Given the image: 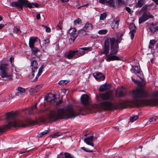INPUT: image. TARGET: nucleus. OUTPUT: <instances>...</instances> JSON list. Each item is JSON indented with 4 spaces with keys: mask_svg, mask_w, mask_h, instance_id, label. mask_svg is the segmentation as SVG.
Here are the masks:
<instances>
[{
    "mask_svg": "<svg viewBox=\"0 0 158 158\" xmlns=\"http://www.w3.org/2000/svg\"><path fill=\"white\" fill-rule=\"evenodd\" d=\"M99 97L103 101L100 105L95 104L91 106L90 104L91 99L89 96L86 94L82 95L81 99L84 107L78 109L79 112H86L90 110H97L100 108L105 110H110L113 107V104L111 101L114 99V96L111 91L105 93L100 94Z\"/></svg>",
    "mask_w": 158,
    "mask_h": 158,
    "instance_id": "1",
    "label": "nucleus"
},
{
    "mask_svg": "<svg viewBox=\"0 0 158 158\" xmlns=\"http://www.w3.org/2000/svg\"><path fill=\"white\" fill-rule=\"evenodd\" d=\"M144 84H142L132 90L133 101H126V105L134 104L138 106L158 105V99L155 98L147 99L151 96V94L148 90L144 89Z\"/></svg>",
    "mask_w": 158,
    "mask_h": 158,
    "instance_id": "2",
    "label": "nucleus"
},
{
    "mask_svg": "<svg viewBox=\"0 0 158 158\" xmlns=\"http://www.w3.org/2000/svg\"><path fill=\"white\" fill-rule=\"evenodd\" d=\"M79 114V112L74 110L73 106L69 105L63 108L51 110L48 117V122L55 121L59 118H74Z\"/></svg>",
    "mask_w": 158,
    "mask_h": 158,
    "instance_id": "3",
    "label": "nucleus"
},
{
    "mask_svg": "<svg viewBox=\"0 0 158 158\" xmlns=\"http://www.w3.org/2000/svg\"><path fill=\"white\" fill-rule=\"evenodd\" d=\"M118 43V40L114 37L108 38L105 40L104 42V46L103 48L101 53L106 55L109 53L110 51L109 45L110 43V53L109 54L106 56V60L107 61L109 62L111 61L120 60L119 57L113 55L116 54L118 51L119 48ZM119 43H120V42Z\"/></svg>",
    "mask_w": 158,
    "mask_h": 158,
    "instance_id": "4",
    "label": "nucleus"
},
{
    "mask_svg": "<svg viewBox=\"0 0 158 158\" xmlns=\"http://www.w3.org/2000/svg\"><path fill=\"white\" fill-rule=\"evenodd\" d=\"M6 119L8 122V123L2 127H0V135L2 133L6 131V129L12 127H24L26 125L24 124V121L22 119L17 117L16 114L12 112L6 114Z\"/></svg>",
    "mask_w": 158,
    "mask_h": 158,
    "instance_id": "5",
    "label": "nucleus"
},
{
    "mask_svg": "<svg viewBox=\"0 0 158 158\" xmlns=\"http://www.w3.org/2000/svg\"><path fill=\"white\" fill-rule=\"evenodd\" d=\"M10 5L12 6L19 8L22 10L23 6L31 8L37 7L39 6L36 3H29L28 1L26 0H18L17 2L11 3Z\"/></svg>",
    "mask_w": 158,
    "mask_h": 158,
    "instance_id": "6",
    "label": "nucleus"
},
{
    "mask_svg": "<svg viewBox=\"0 0 158 158\" xmlns=\"http://www.w3.org/2000/svg\"><path fill=\"white\" fill-rule=\"evenodd\" d=\"M8 65L6 64H2L0 66V75L2 78L6 77L8 79L12 78V75L8 72Z\"/></svg>",
    "mask_w": 158,
    "mask_h": 158,
    "instance_id": "7",
    "label": "nucleus"
},
{
    "mask_svg": "<svg viewBox=\"0 0 158 158\" xmlns=\"http://www.w3.org/2000/svg\"><path fill=\"white\" fill-rule=\"evenodd\" d=\"M36 57L40 59V57L39 56H34L32 57L31 60L30 68L32 70V71L31 74L29 75V77L30 78H31L34 77V72L38 68V63L37 61L35 60Z\"/></svg>",
    "mask_w": 158,
    "mask_h": 158,
    "instance_id": "8",
    "label": "nucleus"
},
{
    "mask_svg": "<svg viewBox=\"0 0 158 158\" xmlns=\"http://www.w3.org/2000/svg\"><path fill=\"white\" fill-rule=\"evenodd\" d=\"M68 32L70 35L69 41L70 43H73L77 36L76 29L75 28H71L68 30Z\"/></svg>",
    "mask_w": 158,
    "mask_h": 158,
    "instance_id": "9",
    "label": "nucleus"
},
{
    "mask_svg": "<svg viewBox=\"0 0 158 158\" xmlns=\"http://www.w3.org/2000/svg\"><path fill=\"white\" fill-rule=\"evenodd\" d=\"M153 16L151 15L149 12H145L142 15L139 19V23L141 24L143 22L145 21L148 19L153 18Z\"/></svg>",
    "mask_w": 158,
    "mask_h": 158,
    "instance_id": "10",
    "label": "nucleus"
},
{
    "mask_svg": "<svg viewBox=\"0 0 158 158\" xmlns=\"http://www.w3.org/2000/svg\"><path fill=\"white\" fill-rule=\"evenodd\" d=\"M131 72L135 73L137 74V76L140 78L141 81H143L142 71L140 70V69L138 66H136L132 68L131 70Z\"/></svg>",
    "mask_w": 158,
    "mask_h": 158,
    "instance_id": "11",
    "label": "nucleus"
},
{
    "mask_svg": "<svg viewBox=\"0 0 158 158\" xmlns=\"http://www.w3.org/2000/svg\"><path fill=\"white\" fill-rule=\"evenodd\" d=\"M97 139L96 136H91L89 137L85 138L84 139V141L88 145H91L94 148L93 144V140Z\"/></svg>",
    "mask_w": 158,
    "mask_h": 158,
    "instance_id": "12",
    "label": "nucleus"
},
{
    "mask_svg": "<svg viewBox=\"0 0 158 158\" xmlns=\"http://www.w3.org/2000/svg\"><path fill=\"white\" fill-rule=\"evenodd\" d=\"M158 25L157 22L151 23L148 25L149 31L152 33L155 32L157 30V25Z\"/></svg>",
    "mask_w": 158,
    "mask_h": 158,
    "instance_id": "13",
    "label": "nucleus"
},
{
    "mask_svg": "<svg viewBox=\"0 0 158 158\" xmlns=\"http://www.w3.org/2000/svg\"><path fill=\"white\" fill-rule=\"evenodd\" d=\"M126 93L125 90L123 87H118L117 89L116 94L118 95L119 97H124L126 95Z\"/></svg>",
    "mask_w": 158,
    "mask_h": 158,
    "instance_id": "14",
    "label": "nucleus"
},
{
    "mask_svg": "<svg viewBox=\"0 0 158 158\" xmlns=\"http://www.w3.org/2000/svg\"><path fill=\"white\" fill-rule=\"evenodd\" d=\"M94 77L97 80H103L105 78V77L102 74L98 72H95L93 73Z\"/></svg>",
    "mask_w": 158,
    "mask_h": 158,
    "instance_id": "15",
    "label": "nucleus"
},
{
    "mask_svg": "<svg viewBox=\"0 0 158 158\" xmlns=\"http://www.w3.org/2000/svg\"><path fill=\"white\" fill-rule=\"evenodd\" d=\"M129 29L130 30V33L131 34V38L132 40L134 37L135 34V26L134 23H131L129 26Z\"/></svg>",
    "mask_w": 158,
    "mask_h": 158,
    "instance_id": "16",
    "label": "nucleus"
},
{
    "mask_svg": "<svg viewBox=\"0 0 158 158\" xmlns=\"http://www.w3.org/2000/svg\"><path fill=\"white\" fill-rule=\"evenodd\" d=\"M37 103L32 106L31 107L26 109L27 112L28 111L29 114H34L37 111L36 105Z\"/></svg>",
    "mask_w": 158,
    "mask_h": 158,
    "instance_id": "17",
    "label": "nucleus"
},
{
    "mask_svg": "<svg viewBox=\"0 0 158 158\" xmlns=\"http://www.w3.org/2000/svg\"><path fill=\"white\" fill-rule=\"evenodd\" d=\"M39 39L37 37L34 36L31 37L30 38L29 44L30 47H32L34 46L35 43L38 41Z\"/></svg>",
    "mask_w": 158,
    "mask_h": 158,
    "instance_id": "18",
    "label": "nucleus"
},
{
    "mask_svg": "<svg viewBox=\"0 0 158 158\" xmlns=\"http://www.w3.org/2000/svg\"><path fill=\"white\" fill-rule=\"evenodd\" d=\"M17 90L18 91L16 94V96H21L23 94H24L26 92V89L22 87H18L17 88Z\"/></svg>",
    "mask_w": 158,
    "mask_h": 158,
    "instance_id": "19",
    "label": "nucleus"
},
{
    "mask_svg": "<svg viewBox=\"0 0 158 158\" xmlns=\"http://www.w3.org/2000/svg\"><path fill=\"white\" fill-rule=\"evenodd\" d=\"M119 21L118 20H114L111 23L112 28L114 30L118 28L119 25Z\"/></svg>",
    "mask_w": 158,
    "mask_h": 158,
    "instance_id": "20",
    "label": "nucleus"
},
{
    "mask_svg": "<svg viewBox=\"0 0 158 158\" xmlns=\"http://www.w3.org/2000/svg\"><path fill=\"white\" fill-rule=\"evenodd\" d=\"M110 85L105 84L101 85L99 88V90L101 92L104 91L109 89L110 88Z\"/></svg>",
    "mask_w": 158,
    "mask_h": 158,
    "instance_id": "21",
    "label": "nucleus"
},
{
    "mask_svg": "<svg viewBox=\"0 0 158 158\" xmlns=\"http://www.w3.org/2000/svg\"><path fill=\"white\" fill-rule=\"evenodd\" d=\"M76 51H70L68 53H67L65 54V57L68 59H71L73 57H74V55Z\"/></svg>",
    "mask_w": 158,
    "mask_h": 158,
    "instance_id": "22",
    "label": "nucleus"
},
{
    "mask_svg": "<svg viewBox=\"0 0 158 158\" xmlns=\"http://www.w3.org/2000/svg\"><path fill=\"white\" fill-rule=\"evenodd\" d=\"M43 87L42 85H36L35 87L32 88H31L30 90V92H36L39 91Z\"/></svg>",
    "mask_w": 158,
    "mask_h": 158,
    "instance_id": "23",
    "label": "nucleus"
},
{
    "mask_svg": "<svg viewBox=\"0 0 158 158\" xmlns=\"http://www.w3.org/2000/svg\"><path fill=\"white\" fill-rule=\"evenodd\" d=\"M73 51H76L74 55V57L75 58L81 56L85 54V52L83 51H78L77 50Z\"/></svg>",
    "mask_w": 158,
    "mask_h": 158,
    "instance_id": "24",
    "label": "nucleus"
},
{
    "mask_svg": "<svg viewBox=\"0 0 158 158\" xmlns=\"http://www.w3.org/2000/svg\"><path fill=\"white\" fill-rule=\"evenodd\" d=\"M56 95L52 94H49L47 97L46 99L48 102H51L54 101L56 98Z\"/></svg>",
    "mask_w": 158,
    "mask_h": 158,
    "instance_id": "25",
    "label": "nucleus"
},
{
    "mask_svg": "<svg viewBox=\"0 0 158 158\" xmlns=\"http://www.w3.org/2000/svg\"><path fill=\"white\" fill-rule=\"evenodd\" d=\"M92 29V26L90 23H87L85 26L84 29L86 31H89Z\"/></svg>",
    "mask_w": 158,
    "mask_h": 158,
    "instance_id": "26",
    "label": "nucleus"
},
{
    "mask_svg": "<svg viewBox=\"0 0 158 158\" xmlns=\"http://www.w3.org/2000/svg\"><path fill=\"white\" fill-rule=\"evenodd\" d=\"M156 41L155 40H150L149 43V44L148 46V48L150 49L152 48L155 44L156 43Z\"/></svg>",
    "mask_w": 158,
    "mask_h": 158,
    "instance_id": "27",
    "label": "nucleus"
},
{
    "mask_svg": "<svg viewBox=\"0 0 158 158\" xmlns=\"http://www.w3.org/2000/svg\"><path fill=\"white\" fill-rule=\"evenodd\" d=\"M145 0H139L136 4V7H141L144 3Z\"/></svg>",
    "mask_w": 158,
    "mask_h": 158,
    "instance_id": "28",
    "label": "nucleus"
},
{
    "mask_svg": "<svg viewBox=\"0 0 158 158\" xmlns=\"http://www.w3.org/2000/svg\"><path fill=\"white\" fill-rule=\"evenodd\" d=\"M43 68L44 65H42L39 69V71L37 75L35 78L36 79H37V78L39 77L41 75V73L42 72L43 69Z\"/></svg>",
    "mask_w": 158,
    "mask_h": 158,
    "instance_id": "29",
    "label": "nucleus"
},
{
    "mask_svg": "<svg viewBox=\"0 0 158 158\" xmlns=\"http://www.w3.org/2000/svg\"><path fill=\"white\" fill-rule=\"evenodd\" d=\"M13 32L15 33L20 34L21 32L19 29V27L18 26H16L14 27Z\"/></svg>",
    "mask_w": 158,
    "mask_h": 158,
    "instance_id": "30",
    "label": "nucleus"
},
{
    "mask_svg": "<svg viewBox=\"0 0 158 158\" xmlns=\"http://www.w3.org/2000/svg\"><path fill=\"white\" fill-rule=\"evenodd\" d=\"M49 132V131L48 130H45L43 132H41L40 133H39L38 135V136L39 137H41L45 135H46Z\"/></svg>",
    "mask_w": 158,
    "mask_h": 158,
    "instance_id": "31",
    "label": "nucleus"
},
{
    "mask_svg": "<svg viewBox=\"0 0 158 158\" xmlns=\"http://www.w3.org/2000/svg\"><path fill=\"white\" fill-rule=\"evenodd\" d=\"M86 31H85L84 29H82L79 30L78 31V33L80 34L81 36H84L86 35Z\"/></svg>",
    "mask_w": 158,
    "mask_h": 158,
    "instance_id": "32",
    "label": "nucleus"
},
{
    "mask_svg": "<svg viewBox=\"0 0 158 158\" xmlns=\"http://www.w3.org/2000/svg\"><path fill=\"white\" fill-rule=\"evenodd\" d=\"M30 48L31 49L32 54L34 55H35V54L39 51V50H38V48H37L35 47L34 46H33L32 47Z\"/></svg>",
    "mask_w": 158,
    "mask_h": 158,
    "instance_id": "33",
    "label": "nucleus"
},
{
    "mask_svg": "<svg viewBox=\"0 0 158 158\" xmlns=\"http://www.w3.org/2000/svg\"><path fill=\"white\" fill-rule=\"evenodd\" d=\"M61 135V133L60 132H58L56 133H54L53 134L51 135V136L52 138H57Z\"/></svg>",
    "mask_w": 158,
    "mask_h": 158,
    "instance_id": "34",
    "label": "nucleus"
},
{
    "mask_svg": "<svg viewBox=\"0 0 158 158\" xmlns=\"http://www.w3.org/2000/svg\"><path fill=\"white\" fill-rule=\"evenodd\" d=\"M81 23V20L79 18L75 20L74 21V25H76L77 24H79Z\"/></svg>",
    "mask_w": 158,
    "mask_h": 158,
    "instance_id": "35",
    "label": "nucleus"
},
{
    "mask_svg": "<svg viewBox=\"0 0 158 158\" xmlns=\"http://www.w3.org/2000/svg\"><path fill=\"white\" fill-rule=\"evenodd\" d=\"M64 155V158H74L73 156L68 153L65 152Z\"/></svg>",
    "mask_w": 158,
    "mask_h": 158,
    "instance_id": "36",
    "label": "nucleus"
},
{
    "mask_svg": "<svg viewBox=\"0 0 158 158\" xmlns=\"http://www.w3.org/2000/svg\"><path fill=\"white\" fill-rule=\"evenodd\" d=\"M138 118V115H135L130 118V121L131 123H133Z\"/></svg>",
    "mask_w": 158,
    "mask_h": 158,
    "instance_id": "37",
    "label": "nucleus"
},
{
    "mask_svg": "<svg viewBox=\"0 0 158 158\" xmlns=\"http://www.w3.org/2000/svg\"><path fill=\"white\" fill-rule=\"evenodd\" d=\"M150 5H146L143 6L141 8V10L142 11H145L149 8Z\"/></svg>",
    "mask_w": 158,
    "mask_h": 158,
    "instance_id": "38",
    "label": "nucleus"
},
{
    "mask_svg": "<svg viewBox=\"0 0 158 158\" xmlns=\"http://www.w3.org/2000/svg\"><path fill=\"white\" fill-rule=\"evenodd\" d=\"M107 4L109 5V6L113 7L114 6V2L113 0H110L107 2Z\"/></svg>",
    "mask_w": 158,
    "mask_h": 158,
    "instance_id": "39",
    "label": "nucleus"
},
{
    "mask_svg": "<svg viewBox=\"0 0 158 158\" xmlns=\"http://www.w3.org/2000/svg\"><path fill=\"white\" fill-rule=\"evenodd\" d=\"M106 17V14L105 13H103L100 15V19L101 20H104Z\"/></svg>",
    "mask_w": 158,
    "mask_h": 158,
    "instance_id": "40",
    "label": "nucleus"
},
{
    "mask_svg": "<svg viewBox=\"0 0 158 158\" xmlns=\"http://www.w3.org/2000/svg\"><path fill=\"white\" fill-rule=\"evenodd\" d=\"M69 82V81L67 80H61L59 81V84L60 85L66 84Z\"/></svg>",
    "mask_w": 158,
    "mask_h": 158,
    "instance_id": "41",
    "label": "nucleus"
},
{
    "mask_svg": "<svg viewBox=\"0 0 158 158\" xmlns=\"http://www.w3.org/2000/svg\"><path fill=\"white\" fill-rule=\"evenodd\" d=\"M107 32L106 30H100L98 31V33L100 35L105 34Z\"/></svg>",
    "mask_w": 158,
    "mask_h": 158,
    "instance_id": "42",
    "label": "nucleus"
},
{
    "mask_svg": "<svg viewBox=\"0 0 158 158\" xmlns=\"http://www.w3.org/2000/svg\"><path fill=\"white\" fill-rule=\"evenodd\" d=\"M81 149H83L85 152H93V150H89V149H87L85 147H81Z\"/></svg>",
    "mask_w": 158,
    "mask_h": 158,
    "instance_id": "43",
    "label": "nucleus"
},
{
    "mask_svg": "<svg viewBox=\"0 0 158 158\" xmlns=\"http://www.w3.org/2000/svg\"><path fill=\"white\" fill-rule=\"evenodd\" d=\"M44 41L43 45L44 46H47L48 45V43L50 42L48 40H44Z\"/></svg>",
    "mask_w": 158,
    "mask_h": 158,
    "instance_id": "44",
    "label": "nucleus"
},
{
    "mask_svg": "<svg viewBox=\"0 0 158 158\" xmlns=\"http://www.w3.org/2000/svg\"><path fill=\"white\" fill-rule=\"evenodd\" d=\"M156 117H152L150 118L149 120V121L150 122H156Z\"/></svg>",
    "mask_w": 158,
    "mask_h": 158,
    "instance_id": "45",
    "label": "nucleus"
},
{
    "mask_svg": "<svg viewBox=\"0 0 158 158\" xmlns=\"http://www.w3.org/2000/svg\"><path fill=\"white\" fill-rule=\"evenodd\" d=\"M153 97H158V91H156L154 92L152 95Z\"/></svg>",
    "mask_w": 158,
    "mask_h": 158,
    "instance_id": "46",
    "label": "nucleus"
},
{
    "mask_svg": "<svg viewBox=\"0 0 158 158\" xmlns=\"http://www.w3.org/2000/svg\"><path fill=\"white\" fill-rule=\"evenodd\" d=\"M80 49L83 50L85 51H90V48H88V47H84V48H80Z\"/></svg>",
    "mask_w": 158,
    "mask_h": 158,
    "instance_id": "47",
    "label": "nucleus"
},
{
    "mask_svg": "<svg viewBox=\"0 0 158 158\" xmlns=\"http://www.w3.org/2000/svg\"><path fill=\"white\" fill-rule=\"evenodd\" d=\"M43 26L45 27V28L46 31L47 32H49L51 30L49 27H47L46 26L43 25Z\"/></svg>",
    "mask_w": 158,
    "mask_h": 158,
    "instance_id": "48",
    "label": "nucleus"
},
{
    "mask_svg": "<svg viewBox=\"0 0 158 158\" xmlns=\"http://www.w3.org/2000/svg\"><path fill=\"white\" fill-rule=\"evenodd\" d=\"M118 4L119 5L120 4H124V0H117Z\"/></svg>",
    "mask_w": 158,
    "mask_h": 158,
    "instance_id": "49",
    "label": "nucleus"
},
{
    "mask_svg": "<svg viewBox=\"0 0 158 158\" xmlns=\"http://www.w3.org/2000/svg\"><path fill=\"white\" fill-rule=\"evenodd\" d=\"M55 49L56 50H58L59 49V47L58 44H55Z\"/></svg>",
    "mask_w": 158,
    "mask_h": 158,
    "instance_id": "50",
    "label": "nucleus"
},
{
    "mask_svg": "<svg viewBox=\"0 0 158 158\" xmlns=\"http://www.w3.org/2000/svg\"><path fill=\"white\" fill-rule=\"evenodd\" d=\"M62 26L57 25L56 26V28L57 30H61L62 29Z\"/></svg>",
    "mask_w": 158,
    "mask_h": 158,
    "instance_id": "51",
    "label": "nucleus"
},
{
    "mask_svg": "<svg viewBox=\"0 0 158 158\" xmlns=\"http://www.w3.org/2000/svg\"><path fill=\"white\" fill-rule=\"evenodd\" d=\"M126 10L128 12L131 13V10L130 8L128 7H126Z\"/></svg>",
    "mask_w": 158,
    "mask_h": 158,
    "instance_id": "52",
    "label": "nucleus"
},
{
    "mask_svg": "<svg viewBox=\"0 0 158 158\" xmlns=\"http://www.w3.org/2000/svg\"><path fill=\"white\" fill-rule=\"evenodd\" d=\"M36 19L37 20H39L40 19V15L39 14H37L36 15Z\"/></svg>",
    "mask_w": 158,
    "mask_h": 158,
    "instance_id": "53",
    "label": "nucleus"
},
{
    "mask_svg": "<svg viewBox=\"0 0 158 158\" xmlns=\"http://www.w3.org/2000/svg\"><path fill=\"white\" fill-rule=\"evenodd\" d=\"M41 121L44 123H47L48 121L46 118H43L41 120Z\"/></svg>",
    "mask_w": 158,
    "mask_h": 158,
    "instance_id": "54",
    "label": "nucleus"
},
{
    "mask_svg": "<svg viewBox=\"0 0 158 158\" xmlns=\"http://www.w3.org/2000/svg\"><path fill=\"white\" fill-rule=\"evenodd\" d=\"M106 1V0H100V2H101L102 4L105 3Z\"/></svg>",
    "mask_w": 158,
    "mask_h": 158,
    "instance_id": "55",
    "label": "nucleus"
},
{
    "mask_svg": "<svg viewBox=\"0 0 158 158\" xmlns=\"http://www.w3.org/2000/svg\"><path fill=\"white\" fill-rule=\"evenodd\" d=\"M62 102V101L61 100H59V101L56 103V105H58L61 104Z\"/></svg>",
    "mask_w": 158,
    "mask_h": 158,
    "instance_id": "56",
    "label": "nucleus"
},
{
    "mask_svg": "<svg viewBox=\"0 0 158 158\" xmlns=\"http://www.w3.org/2000/svg\"><path fill=\"white\" fill-rule=\"evenodd\" d=\"M4 26H5L4 25L2 24H0V30Z\"/></svg>",
    "mask_w": 158,
    "mask_h": 158,
    "instance_id": "57",
    "label": "nucleus"
},
{
    "mask_svg": "<svg viewBox=\"0 0 158 158\" xmlns=\"http://www.w3.org/2000/svg\"><path fill=\"white\" fill-rule=\"evenodd\" d=\"M30 150H31V149H30ZM29 151V150L28 151H21V152H20V153L22 154V153H27V152H28Z\"/></svg>",
    "mask_w": 158,
    "mask_h": 158,
    "instance_id": "58",
    "label": "nucleus"
},
{
    "mask_svg": "<svg viewBox=\"0 0 158 158\" xmlns=\"http://www.w3.org/2000/svg\"><path fill=\"white\" fill-rule=\"evenodd\" d=\"M63 2H66L69 1V0H60Z\"/></svg>",
    "mask_w": 158,
    "mask_h": 158,
    "instance_id": "59",
    "label": "nucleus"
},
{
    "mask_svg": "<svg viewBox=\"0 0 158 158\" xmlns=\"http://www.w3.org/2000/svg\"><path fill=\"white\" fill-rule=\"evenodd\" d=\"M12 60H13V58L12 57H11L10 58V62L11 64H12Z\"/></svg>",
    "mask_w": 158,
    "mask_h": 158,
    "instance_id": "60",
    "label": "nucleus"
},
{
    "mask_svg": "<svg viewBox=\"0 0 158 158\" xmlns=\"http://www.w3.org/2000/svg\"><path fill=\"white\" fill-rule=\"evenodd\" d=\"M62 24V23L61 21H59L58 24V25L59 26H61Z\"/></svg>",
    "mask_w": 158,
    "mask_h": 158,
    "instance_id": "61",
    "label": "nucleus"
},
{
    "mask_svg": "<svg viewBox=\"0 0 158 158\" xmlns=\"http://www.w3.org/2000/svg\"><path fill=\"white\" fill-rule=\"evenodd\" d=\"M115 128L116 129V130H117V131L118 130H119V128H118V127H115Z\"/></svg>",
    "mask_w": 158,
    "mask_h": 158,
    "instance_id": "62",
    "label": "nucleus"
},
{
    "mask_svg": "<svg viewBox=\"0 0 158 158\" xmlns=\"http://www.w3.org/2000/svg\"><path fill=\"white\" fill-rule=\"evenodd\" d=\"M132 79L133 81H134L135 82V83H136L137 82V81L133 79Z\"/></svg>",
    "mask_w": 158,
    "mask_h": 158,
    "instance_id": "63",
    "label": "nucleus"
},
{
    "mask_svg": "<svg viewBox=\"0 0 158 158\" xmlns=\"http://www.w3.org/2000/svg\"><path fill=\"white\" fill-rule=\"evenodd\" d=\"M2 20V16L1 15H0V21Z\"/></svg>",
    "mask_w": 158,
    "mask_h": 158,
    "instance_id": "64",
    "label": "nucleus"
}]
</instances>
